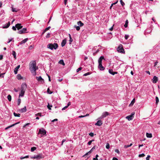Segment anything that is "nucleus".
<instances>
[{"label": "nucleus", "instance_id": "1", "mask_svg": "<svg viewBox=\"0 0 160 160\" xmlns=\"http://www.w3.org/2000/svg\"><path fill=\"white\" fill-rule=\"evenodd\" d=\"M29 68L31 73L33 76L36 75V71L38 69L36 66V61H31L29 64Z\"/></svg>", "mask_w": 160, "mask_h": 160}, {"label": "nucleus", "instance_id": "2", "mask_svg": "<svg viewBox=\"0 0 160 160\" xmlns=\"http://www.w3.org/2000/svg\"><path fill=\"white\" fill-rule=\"evenodd\" d=\"M47 47L52 50L53 49L56 50L58 47V45L57 43H55L53 44L50 43L48 45Z\"/></svg>", "mask_w": 160, "mask_h": 160}, {"label": "nucleus", "instance_id": "3", "mask_svg": "<svg viewBox=\"0 0 160 160\" xmlns=\"http://www.w3.org/2000/svg\"><path fill=\"white\" fill-rule=\"evenodd\" d=\"M117 50L119 52L122 53H124V49L123 48L122 46V44L119 45V47L117 49Z\"/></svg>", "mask_w": 160, "mask_h": 160}, {"label": "nucleus", "instance_id": "4", "mask_svg": "<svg viewBox=\"0 0 160 160\" xmlns=\"http://www.w3.org/2000/svg\"><path fill=\"white\" fill-rule=\"evenodd\" d=\"M27 88V85L26 83H22L21 85V91L25 92L26 88Z\"/></svg>", "mask_w": 160, "mask_h": 160}, {"label": "nucleus", "instance_id": "5", "mask_svg": "<svg viewBox=\"0 0 160 160\" xmlns=\"http://www.w3.org/2000/svg\"><path fill=\"white\" fill-rule=\"evenodd\" d=\"M46 131L43 128H41V137L46 136Z\"/></svg>", "mask_w": 160, "mask_h": 160}, {"label": "nucleus", "instance_id": "6", "mask_svg": "<svg viewBox=\"0 0 160 160\" xmlns=\"http://www.w3.org/2000/svg\"><path fill=\"white\" fill-rule=\"evenodd\" d=\"M134 114L135 113L133 112L131 113V115L127 116L126 118L129 121L133 119L134 118L133 116L134 115Z\"/></svg>", "mask_w": 160, "mask_h": 160}, {"label": "nucleus", "instance_id": "7", "mask_svg": "<svg viewBox=\"0 0 160 160\" xmlns=\"http://www.w3.org/2000/svg\"><path fill=\"white\" fill-rule=\"evenodd\" d=\"M27 28H23L22 29L19 31L18 33L20 34H22L27 32Z\"/></svg>", "mask_w": 160, "mask_h": 160}, {"label": "nucleus", "instance_id": "8", "mask_svg": "<svg viewBox=\"0 0 160 160\" xmlns=\"http://www.w3.org/2000/svg\"><path fill=\"white\" fill-rule=\"evenodd\" d=\"M102 124V122L101 120H99L95 124V125L96 126H100Z\"/></svg>", "mask_w": 160, "mask_h": 160}, {"label": "nucleus", "instance_id": "9", "mask_svg": "<svg viewBox=\"0 0 160 160\" xmlns=\"http://www.w3.org/2000/svg\"><path fill=\"white\" fill-rule=\"evenodd\" d=\"M158 81V78L156 76H154L153 79H152V81L153 83H156Z\"/></svg>", "mask_w": 160, "mask_h": 160}, {"label": "nucleus", "instance_id": "10", "mask_svg": "<svg viewBox=\"0 0 160 160\" xmlns=\"http://www.w3.org/2000/svg\"><path fill=\"white\" fill-rule=\"evenodd\" d=\"M98 68L100 70H103L105 68L102 66V63L98 64Z\"/></svg>", "mask_w": 160, "mask_h": 160}, {"label": "nucleus", "instance_id": "11", "mask_svg": "<svg viewBox=\"0 0 160 160\" xmlns=\"http://www.w3.org/2000/svg\"><path fill=\"white\" fill-rule=\"evenodd\" d=\"M108 72L109 73L113 75H114L115 74H117L118 73L117 72H113V70L112 69H109Z\"/></svg>", "mask_w": 160, "mask_h": 160}, {"label": "nucleus", "instance_id": "12", "mask_svg": "<svg viewBox=\"0 0 160 160\" xmlns=\"http://www.w3.org/2000/svg\"><path fill=\"white\" fill-rule=\"evenodd\" d=\"M20 65H18L15 69L14 70V72L15 74H16L18 73V70L19 68H20Z\"/></svg>", "mask_w": 160, "mask_h": 160}, {"label": "nucleus", "instance_id": "13", "mask_svg": "<svg viewBox=\"0 0 160 160\" xmlns=\"http://www.w3.org/2000/svg\"><path fill=\"white\" fill-rule=\"evenodd\" d=\"M10 22H9L7 23L4 25L3 26V28H8L10 26Z\"/></svg>", "mask_w": 160, "mask_h": 160}, {"label": "nucleus", "instance_id": "14", "mask_svg": "<svg viewBox=\"0 0 160 160\" xmlns=\"http://www.w3.org/2000/svg\"><path fill=\"white\" fill-rule=\"evenodd\" d=\"M26 107L25 106L24 108H21L19 110V111L21 112H26Z\"/></svg>", "mask_w": 160, "mask_h": 160}, {"label": "nucleus", "instance_id": "15", "mask_svg": "<svg viewBox=\"0 0 160 160\" xmlns=\"http://www.w3.org/2000/svg\"><path fill=\"white\" fill-rule=\"evenodd\" d=\"M19 123V122L15 123H14V124H12V125H11L10 126H9L7 127V128H5V129L6 130L8 129V128H11L12 127H13L15 126V125H17V124H18Z\"/></svg>", "mask_w": 160, "mask_h": 160}, {"label": "nucleus", "instance_id": "16", "mask_svg": "<svg viewBox=\"0 0 160 160\" xmlns=\"http://www.w3.org/2000/svg\"><path fill=\"white\" fill-rule=\"evenodd\" d=\"M16 27L18 30H19L22 28V26H21V24L18 23L16 24Z\"/></svg>", "mask_w": 160, "mask_h": 160}, {"label": "nucleus", "instance_id": "17", "mask_svg": "<svg viewBox=\"0 0 160 160\" xmlns=\"http://www.w3.org/2000/svg\"><path fill=\"white\" fill-rule=\"evenodd\" d=\"M109 113L108 112H105L102 113V115L104 118L106 117V116H108V115H109Z\"/></svg>", "mask_w": 160, "mask_h": 160}, {"label": "nucleus", "instance_id": "18", "mask_svg": "<svg viewBox=\"0 0 160 160\" xmlns=\"http://www.w3.org/2000/svg\"><path fill=\"white\" fill-rule=\"evenodd\" d=\"M104 59V57L103 56H101L100 57L98 60V64L102 63V61Z\"/></svg>", "mask_w": 160, "mask_h": 160}, {"label": "nucleus", "instance_id": "19", "mask_svg": "<svg viewBox=\"0 0 160 160\" xmlns=\"http://www.w3.org/2000/svg\"><path fill=\"white\" fill-rule=\"evenodd\" d=\"M28 40V38H26L24 39L23 40H22V41H21L20 42V44L21 45V44L25 43Z\"/></svg>", "mask_w": 160, "mask_h": 160}, {"label": "nucleus", "instance_id": "20", "mask_svg": "<svg viewBox=\"0 0 160 160\" xmlns=\"http://www.w3.org/2000/svg\"><path fill=\"white\" fill-rule=\"evenodd\" d=\"M66 39H63L61 43V46L62 47H63L65 46V44H66Z\"/></svg>", "mask_w": 160, "mask_h": 160}, {"label": "nucleus", "instance_id": "21", "mask_svg": "<svg viewBox=\"0 0 160 160\" xmlns=\"http://www.w3.org/2000/svg\"><path fill=\"white\" fill-rule=\"evenodd\" d=\"M25 92H20L19 93V98H20V97H22L24 96Z\"/></svg>", "mask_w": 160, "mask_h": 160}, {"label": "nucleus", "instance_id": "22", "mask_svg": "<svg viewBox=\"0 0 160 160\" xmlns=\"http://www.w3.org/2000/svg\"><path fill=\"white\" fill-rule=\"evenodd\" d=\"M78 24L79 26L82 27L84 25L83 23L81 21H79L78 22Z\"/></svg>", "mask_w": 160, "mask_h": 160}, {"label": "nucleus", "instance_id": "23", "mask_svg": "<svg viewBox=\"0 0 160 160\" xmlns=\"http://www.w3.org/2000/svg\"><path fill=\"white\" fill-rule=\"evenodd\" d=\"M50 28V27H48L46 28L42 32V34H43L45 32L48 30Z\"/></svg>", "mask_w": 160, "mask_h": 160}, {"label": "nucleus", "instance_id": "24", "mask_svg": "<svg viewBox=\"0 0 160 160\" xmlns=\"http://www.w3.org/2000/svg\"><path fill=\"white\" fill-rule=\"evenodd\" d=\"M146 136L147 138H151L152 137V136L151 133H146Z\"/></svg>", "mask_w": 160, "mask_h": 160}, {"label": "nucleus", "instance_id": "25", "mask_svg": "<svg viewBox=\"0 0 160 160\" xmlns=\"http://www.w3.org/2000/svg\"><path fill=\"white\" fill-rule=\"evenodd\" d=\"M39 157V155H37V156H30L31 158L32 159V158H36V159H38Z\"/></svg>", "mask_w": 160, "mask_h": 160}, {"label": "nucleus", "instance_id": "26", "mask_svg": "<svg viewBox=\"0 0 160 160\" xmlns=\"http://www.w3.org/2000/svg\"><path fill=\"white\" fill-rule=\"evenodd\" d=\"M128 20H127L126 21H125V24H124V27L126 28L127 27H128Z\"/></svg>", "mask_w": 160, "mask_h": 160}, {"label": "nucleus", "instance_id": "27", "mask_svg": "<svg viewBox=\"0 0 160 160\" xmlns=\"http://www.w3.org/2000/svg\"><path fill=\"white\" fill-rule=\"evenodd\" d=\"M59 64H62L63 65H65V63L64 62L63 60H60V61L59 62Z\"/></svg>", "mask_w": 160, "mask_h": 160}, {"label": "nucleus", "instance_id": "28", "mask_svg": "<svg viewBox=\"0 0 160 160\" xmlns=\"http://www.w3.org/2000/svg\"><path fill=\"white\" fill-rule=\"evenodd\" d=\"M12 54L14 58H16V52L14 51H13L12 52Z\"/></svg>", "mask_w": 160, "mask_h": 160}, {"label": "nucleus", "instance_id": "29", "mask_svg": "<svg viewBox=\"0 0 160 160\" xmlns=\"http://www.w3.org/2000/svg\"><path fill=\"white\" fill-rule=\"evenodd\" d=\"M17 78L18 79V80H20V79H22V76L20 74H18L17 75Z\"/></svg>", "mask_w": 160, "mask_h": 160}, {"label": "nucleus", "instance_id": "30", "mask_svg": "<svg viewBox=\"0 0 160 160\" xmlns=\"http://www.w3.org/2000/svg\"><path fill=\"white\" fill-rule=\"evenodd\" d=\"M69 38H70V40L69 41V44H70L72 42L73 40L71 38V36L70 35V34H69Z\"/></svg>", "mask_w": 160, "mask_h": 160}, {"label": "nucleus", "instance_id": "31", "mask_svg": "<svg viewBox=\"0 0 160 160\" xmlns=\"http://www.w3.org/2000/svg\"><path fill=\"white\" fill-rule=\"evenodd\" d=\"M7 98L9 101H11L12 99L11 96L10 95H8L7 96Z\"/></svg>", "mask_w": 160, "mask_h": 160}, {"label": "nucleus", "instance_id": "32", "mask_svg": "<svg viewBox=\"0 0 160 160\" xmlns=\"http://www.w3.org/2000/svg\"><path fill=\"white\" fill-rule=\"evenodd\" d=\"M13 115L15 117H20V114H17V113L14 112Z\"/></svg>", "mask_w": 160, "mask_h": 160}, {"label": "nucleus", "instance_id": "33", "mask_svg": "<svg viewBox=\"0 0 160 160\" xmlns=\"http://www.w3.org/2000/svg\"><path fill=\"white\" fill-rule=\"evenodd\" d=\"M132 145V143H131L129 145H125L124 146V148H127L131 146Z\"/></svg>", "mask_w": 160, "mask_h": 160}, {"label": "nucleus", "instance_id": "34", "mask_svg": "<svg viewBox=\"0 0 160 160\" xmlns=\"http://www.w3.org/2000/svg\"><path fill=\"white\" fill-rule=\"evenodd\" d=\"M135 99H133L132 100V101L131 103L130 104V106H132L133 105V104L135 102Z\"/></svg>", "mask_w": 160, "mask_h": 160}, {"label": "nucleus", "instance_id": "35", "mask_svg": "<svg viewBox=\"0 0 160 160\" xmlns=\"http://www.w3.org/2000/svg\"><path fill=\"white\" fill-rule=\"evenodd\" d=\"M21 102V99L20 98H19L18 99V105H20Z\"/></svg>", "mask_w": 160, "mask_h": 160}, {"label": "nucleus", "instance_id": "36", "mask_svg": "<svg viewBox=\"0 0 160 160\" xmlns=\"http://www.w3.org/2000/svg\"><path fill=\"white\" fill-rule=\"evenodd\" d=\"M47 92L49 94H51L52 93V92L50 91L49 88H48V89L47 90Z\"/></svg>", "mask_w": 160, "mask_h": 160}, {"label": "nucleus", "instance_id": "37", "mask_svg": "<svg viewBox=\"0 0 160 160\" xmlns=\"http://www.w3.org/2000/svg\"><path fill=\"white\" fill-rule=\"evenodd\" d=\"M36 149V148L35 147H33L31 148V151L32 152H33Z\"/></svg>", "mask_w": 160, "mask_h": 160}, {"label": "nucleus", "instance_id": "38", "mask_svg": "<svg viewBox=\"0 0 160 160\" xmlns=\"http://www.w3.org/2000/svg\"><path fill=\"white\" fill-rule=\"evenodd\" d=\"M156 103L157 104L159 102V99L157 97H156L155 98Z\"/></svg>", "mask_w": 160, "mask_h": 160}, {"label": "nucleus", "instance_id": "39", "mask_svg": "<svg viewBox=\"0 0 160 160\" xmlns=\"http://www.w3.org/2000/svg\"><path fill=\"white\" fill-rule=\"evenodd\" d=\"M52 107V105H49V104L48 103V105L47 106V107H48V108L49 110H51V107Z\"/></svg>", "mask_w": 160, "mask_h": 160}, {"label": "nucleus", "instance_id": "40", "mask_svg": "<svg viewBox=\"0 0 160 160\" xmlns=\"http://www.w3.org/2000/svg\"><path fill=\"white\" fill-rule=\"evenodd\" d=\"M106 148L108 149L110 148V145L108 143H107L106 146Z\"/></svg>", "mask_w": 160, "mask_h": 160}, {"label": "nucleus", "instance_id": "41", "mask_svg": "<svg viewBox=\"0 0 160 160\" xmlns=\"http://www.w3.org/2000/svg\"><path fill=\"white\" fill-rule=\"evenodd\" d=\"M145 156V155L144 153H142L141 154H139L138 156L139 157H144Z\"/></svg>", "mask_w": 160, "mask_h": 160}, {"label": "nucleus", "instance_id": "42", "mask_svg": "<svg viewBox=\"0 0 160 160\" xmlns=\"http://www.w3.org/2000/svg\"><path fill=\"white\" fill-rule=\"evenodd\" d=\"M129 37V35H127V34H125V37H124L125 38L126 40L128 39V38Z\"/></svg>", "mask_w": 160, "mask_h": 160}, {"label": "nucleus", "instance_id": "43", "mask_svg": "<svg viewBox=\"0 0 160 160\" xmlns=\"http://www.w3.org/2000/svg\"><path fill=\"white\" fill-rule=\"evenodd\" d=\"M120 2L122 6H124L125 5L124 3L122 1V0H120Z\"/></svg>", "mask_w": 160, "mask_h": 160}, {"label": "nucleus", "instance_id": "44", "mask_svg": "<svg viewBox=\"0 0 160 160\" xmlns=\"http://www.w3.org/2000/svg\"><path fill=\"white\" fill-rule=\"evenodd\" d=\"M95 146H94L91 149V150L89 151V152H90V153H91L92 152V151L94 149H95Z\"/></svg>", "mask_w": 160, "mask_h": 160}, {"label": "nucleus", "instance_id": "45", "mask_svg": "<svg viewBox=\"0 0 160 160\" xmlns=\"http://www.w3.org/2000/svg\"><path fill=\"white\" fill-rule=\"evenodd\" d=\"M94 141V140H92L89 141L88 143V145H90L92 142L93 141Z\"/></svg>", "mask_w": 160, "mask_h": 160}, {"label": "nucleus", "instance_id": "46", "mask_svg": "<svg viewBox=\"0 0 160 160\" xmlns=\"http://www.w3.org/2000/svg\"><path fill=\"white\" fill-rule=\"evenodd\" d=\"M12 11L13 12H17V10L16 8H12Z\"/></svg>", "mask_w": 160, "mask_h": 160}, {"label": "nucleus", "instance_id": "47", "mask_svg": "<svg viewBox=\"0 0 160 160\" xmlns=\"http://www.w3.org/2000/svg\"><path fill=\"white\" fill-rule=\"evenodd\" d=\"M13 39V38H11V39H8V41L7 42L8 43H9Z\"/></svg>", "mask_w": 160, "mask_h": 160}, {"label": "nucleus", "instance_id": "48", "mask_svg": "<svg viewBox=\"0 0 160 160\" xmlns=\"http://www.w3.org/2000/svg\"><path fill=\"white\" fill-rule=\"evenodd\" d=\"M5 74V73H2L0 74V78H3L4 77V75Z\"/></svg>", "mask_w": 160, "mask_h": 160}, {"label": "nucleus", "instance_id": "49", "mask_svg": "<svg viewBox=\"0 0 160 160\" xmlns=\"http://www.w3.org/2000/svg\"><path fill=\"white\" fill-rule=\"evenodd\" d=\"M90 74V73L89 72H88L86 73H85V74H84L83 75V76H87L88 75H89Z\"/></svg>", "mask_w": 160, "mask_h": 160}, {"label": "nucleus", "instance_id": "50", "mask_svg": "<svg viewBox=\"0 0 160 160\" xmlns=\"http://www.w3.org/2000/svg\"><path fill=\"white\" fill-rule=\"evenodd\" d=\"M82 69V68L81 67H80L78 68L77 70V72H78L79 71L81 70Z\"/></svg>", "mask_w": 160, "mask_h": 160}, {"label": "nucleus", "instance_id": "51", "mask_svg": "<svg viewBox=\"0 0 160 160\" xmlns=\"http://www.w3.org/2000/svg\"><path fill=\"white\" fill-rule=\"evenodd\" d=\"M104 118L102 116V115L100 117H99L98 119V120H100V119H102V118Z\"/></svg>", "mask_w": 160, "mask_h": 160}, {"label": "nucleus", "instance_id": "52", "mask_svg": "<svg viewBox=\"0 0 160 160\" xmlns=\"http://www.w3.org/2000/svg\"><path fill=\"white\" fill-rule=\"evenodd\" d=\"M50 34L49 33H48L46 36V38H48L50 37Z\"/></svg>", "mask_w": 160, "mask_h": 160}, {"label": "nucleus", "instance_id": "53", "mask_svg": "<svg viewBox=\"0 0 160 160\" xmlns=\"http://www.w3.org/2000/svg\"><path fill=\"white\" fill-rule=\"evenodd\" d=\"M12 29L14 31L16 30V26H13L12 27Z\"/></svg>", "mask_w": 160, "mask_h": 160}, {"label": "nucleus", "instance_id": "54", "mask_svg": "<svg viewBox=\"0 0 160 160\" xmlns=\"http://www.w3.org/2000/svg\"><path fill=\"white\" fill-rule=\"evenodd\" d=\"M118 2V1H117L116 2L113 3H112L111 5V6L110 7V8H111L112 7L113 5H115V4H116V3H117V2Z\"/></svg>", "mask_w": 160, "mask_h": 160}, {"label": "nucleus", "instance_id": "55", "mask_svg": "<svg viewBox=\"0 0 160 160\" xmlns=\"http://www.w3.org/2000/svg\"><path fill=\"white\" fill-rule=\"evenodd\" d=\"M76 29L77 31H79L80 29V28L79 26L76 27Z\"/></svg>", "mask_w": 160, "mask_h": 160}, {"label": "nucleus", "instance_id": "56", "mask_svg": "<svg viewBox=\"0 0 160 160\" xmlns=\"http://www.w3.org/2000/svg\"><path fill=\"white\" fill-rule=\"evenodd\" d=\"M150 157V155H148L147 157L146 158V160H149Z\"/></svg>", "mask_w": 160, "mask_h": 160}, {"label": "nucleus", "instance_id": "57", "mask_svg": "<svg viewBox=\"0 0 160 160\" xmlns=\"http://www.w3.org/2000/svg\"><path fill=\"white\" fill-rule=\"evenodd\" d=\"M89 134L91 137H93L94 136V134L92 132H90Z\"/></svg>", "mask_w": 160, "mask_h": 160}, {"label": "nucleus", "instance_id": "58", "mask_svg": "<svg viewBox=\"0 0 160 160\" xmlns=\"http://www.w3.org/2000/svg\"><path fill=\"white\" fill-rule=\"evenodd\" d=\"M36 79L38 81H40V76L39 77H36Z\"/></svg>", "mask_w": 160, "mask_h": 160}, {"label": "nucleus", "instance_id": "59", "mask_svg": "<svg viewBox=\"0 0 160 160\" xmlns=\"http://www.w3.org/2000/svg\"><path fill=\"white\" fill-rule=\"evenodd\" d=\"M90 152H88L87 153H86L83 156V157H84V156H86V155H88L89 154H90Z\"/></svg>", "mask_w": 160, "mask_h": 160}, {"label": "nucleus", "instance_id": "60", "mask_svg": "<svg viewBox=\"0 0 160 160\" xmlns=\"http://www.w3.org/2000/svg\"><path fill=\"white\" fill-rule=\"evenodd\" d=\"M68 107L67 106H66L65 107H63L62 109V110H65L66 108H67Z\"/></svg>", "mask_w": 160, "mask_h": 160}, {"label": "nucleus", "instance_id": "61", "mask_svg": "<svg viewBox=\"0 0 160 160\" xmlns=\"http://www.w3.org/2000/svg\"><path fill=\"white\" fill-rule=\"evenodd\" d=\"M115 152H117L118 153H119V150L118 149H116L115 150Z\"/></svg>", "mask_w": 160, "mask_h": 160}, {"label": "nucleus", "instance_id": "62", "mask_svg": "<svg viewBox=\"0 0 160 160\" xmlns=\"http://www.w3.org/2000/svg\"><path fill=\"white\" fill-rule=\"evenodd\" d=\"M58 120L57 119H55L53 120H52V122H55V121H58Z\"/></svg>", "mask_w": 160, "mask_h": 160}, {"label": "nucleus", "instance_id": "63", "mask_svg": "<svg viewBox=\"0 0 160 160\" xmlns=\"http://www.w3.org/2000/svg\"><path fill=\"white\" fill-rule=\"evenodd\" d=\"M65 141H66V140H65V139H63V140H62V145L63 144V143Z\"/></svg>", "mask_w": 160, "mask_h": 160}, {"label": "nucleus", "instance_id": "64", "mask_svg": "<svg viewBox=\"0 0 160 160\" xmlns=\"http://www.w3.org/2000/svg\"><path fill=\"white\" fill-rule=\"evenodd\" d=\"M112 160H118L116 158L114 157L112 158Z\"/></svg>", "mask_w": 160, "mask_h": 160}]
</instances>
